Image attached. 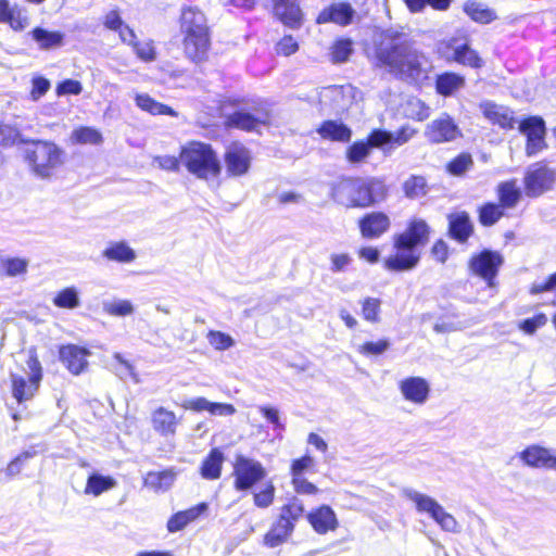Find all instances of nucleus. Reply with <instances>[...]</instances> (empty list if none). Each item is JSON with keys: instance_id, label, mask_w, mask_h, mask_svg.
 <instances>
[{"instance_id": "obj_55", "label": "nucleus", "mask_w": 556, "mask_h": 556, "mask_svg": "<svg viewBox=\"0 0 556 556\" xmlns=\"http://www.w3.org/2000/svg\"><path fill=\"white\" fill-rule=\"evenodd\" d=\"M426 179L421 176H412L404 182L405 194L409 198H418L426 193Z\"/></svg>"}, {"instance_id": "obj_6", "label": "nucleus", "mask_w": 556, "mask_h": 556, "mask_svg": "<svg viewBox=\"0 0 556 556\" xmlns=\"http://www.w3.org/2000/svg\"><path fill=\"white\" fill-rule=\"evenodd\" d=\"M402 495L414 504L417 513L426 514L431 517L443 531L452 533L460 532L458 521L453 515L447 513L435 498L412 488H404Z\"/></svg>"}, {"instance_id": "obj_13", "label": "nucleus", "mask_w": 556, "mask_h": 556, "mask_svg": "<svg viewBox=\"0 0 556 556\" xmlns=\"http://www.w3.org/2000/svg\"><path fill=\"white\" fill-rule=\"evenodd\" d=\"M90 351L86 348L76 344L62 345L59 351L60 361L67 368V370L78 376L85 372L88 368V356Z\"/></svg>"}, {"instance_id": "obj_30", "label": "nucleus", "mask_w": 556, "mask_h": 556, "mask_svg": "<svg viewBox=\"0 0 556 556\" xmlns=\"http://www.w3.org/2000/svg\"><path fill=\"white\" fill-rule=\"evenodd\" d=\"M29 34L41 50L56 49L64 43V34L61 31H50L42 27H36Z\"/></svg>"}, {"instance_id": "obj_60", "label": "nucleus", "mask_w": 556, "mask_h": 556, "mask_svg": "<svg viewBox=\"0 0 556 556\" xmlns=\"http://www.w3.org/2000/svg\"><path fill=\"white\" fill-rule=\"evenodd\" d=\"M31 85L30 97L34 101H37L45 96L51 87L49 79L42 76H35L31 80Z\"/></svg>"}, {"instance_id": "obj_25", "label": "nucleus", "mask_w": 556, "mask_h": 556, "mask_svg": "<svg viewBox=\"0 0 556 556\" xmlns=\"http://www.w3.org/2000/svg\"><path fill=\"white\" fill-rule=\"evenodd\" d=\"M354 14L355 11L349 3H334L319 13L317 23L323 24L332 22L338 25L345 26L352 22Z\"/></svg>"}, {"instance_id": "obj_51", "label": "nucleus", "mask_w": 556, "mask_h": 556, "mask_svg": "<svg viewBox=\"0 0 556 556\" xmlns=\"http://www.w3.org/2000/svg\"><path fill=\"white\" fill-rule=\"evenodd\" d=\"M353 52V43L350 39H340L331 47V60L334 63L348 61Z\"/></svg>"}, {"instance_id": "obj_47", "label": "nucleus", "mask_w": 556, "mask_h": 556, "mask_svg": "<svg viewBox=\"0 0 556 556\" xmlns=\"http://www.w3.org/2000/svg\"><path fill=\"white\" fill-rule=\"evenodd\" d=\"M390 341L388 339H380L378 341H366L357 345V352L364 356H378L382 355L390 349Z\"/></svg>"}, {"instance_id": "obj_56", "label": "nucleus", "mask_w": 556, "mask_h": 556, "mask_svg": "<svg viewBox=\"0 0 556 556\" xmlns=\"http://www.w3.org/2000/svg\"><path fill=\"white\" fill-rule=\"evenodd\" d=\"M28 262L24 258H5L3 274L10 277H16L27 271Z\"/></svg>"}, {"instance_id": "obj_33", "label": "nucleus", "mask_w": 556, "mask_h": 556, "mask_svg": "<svg viewBox=\"0 0 556 556\" xmlns=\"http://www.w3.org/2000/svg\"><path fill=\"white\" fill-rule=\"evenodd\" d=\"M136 104L142 111H146L152 115H170L177 116V113L168 105L155 101L147 93H138L135 97Z\"/></svg>"}, {"instance_id": "obj_7", "label": "nucleus", "mask_w": 556, "mask_h": 556, "mask_svg": "<svg viewBox=\"0 0 556 556\" xmlns=\"http://www.w3.org/2000/svg\"><path fill=\"white\" fill-rule=\"evenodd\" d=\"M556 184V169L545 162H536L527 167L523 188L529 198H539L553 190Z\"/></svg>"}, {"instance_id": "obj_26", "label": "nucleus", "mask_w": 556, "mask_h": 556, "mask_svg": "<svg viewBox=\"0 0 556 556\" xmlns=\"http://www.w3.org/2000/svg\"><path fill=\"white\" fill-rule=\"evenodd\" d=\"M102 256L108 261L128 264L136 260L137 254L125 241L110 242L102 251Z\"/></svg>"}, {"instance_id": "obj_41", "label": "nucleus", "mask_w": 556, "mask_h": 556, "mask_svg": "<svg viewBox=\"0 0 556 556\" xmlns=\"http://www.w3.org/2000/svg\"><path fill=\"white\" fill-rule=\"evenodd\" d=\"M362 317L371 324L381 321V300L378 298L366 296L359 302Z\"/></svg>"}, {"instance_id": "obj_9", "label": "nucleus", "mask_w": 556, "mask_h": 556, "mask_svg": "<svg viewBox=\"0 0 556 556\" xmlns=\"http://www.w3.org/2000/svg\"><path fill=\"white\" fill-rule=\"evenodd\" d=\"M316 462L314 457L305 454L294 458L290 463L291 485L295 493L301 495H316L319 489L305 478L308 472H315Z\"/></svg>"}, {"instance_id": "obj_43", "label": "nucleus", "mask_w": 556, "mask_h": 556, "mask_svg": "<svg viewBox=\"0 0 556 556\" xmlns=\"http://www.w3.org/2000/svg\"><path fill=\"white\" fill-rule=\"evenodd\" d=\"M175 475L170 470L151 471L144 478V484L155 491L167 490L174 482Z\"/></svg>"}, {"instance_id": "obj_37", "label": "nucleus", "mask_w": 556, "mask_h": 556, "mask_svg": "<svg viewBox=\"0 0 556 556\" xmlns=\"http://www.w3.org/2000/svg\"><path fill=\"white\" fill-rule=\"evenodd\" d=\"M115 485L116 481L112 477L102 476L100 473H92L87 480L85 493L99 496L103 492L113 489Z\"/></svg>"}, {"instance_id": "obj_59", "label": "nucleus", "mask_w": 556, "mask_h": 556, "mask_svg": "<svg viewBox=\"0 0 556 556\" xmlns=\"http://www.w3.org/2000/svg\"><path fill=\"white\" fill-rule=\"evenodd\" d=\"M299 50V45L292 36L282 37L276 45V52L283 56H290Z\"/></svg>"}, {"instance_id": "obj_53", "label": "nucleus", "mask_w": 556, "mask_h": 556, "mask_svg": "<svg viewBox=\"0 0 556 556\" xmlns=\"http://www.w3.org/2000/svg\"><path fill=\"white\" fill-rule=\"evenodd\" d=\"M36 454L37 452L34 448L24 451L21 454H18L14 459H12L8 464L5 468L7 477L13 478L17 476L22 471L26 462L33 458Z\"/></svg>"}, {"instance_id": "obj_45", "label": "nucleus", "mask_w": 556, "mask_h": 556, "mask_svg": "<svg viewBox=\"0 0 556 556\" xmlns=\"http://www.w3.org/2000/svg\"><path fill=\"white\" fill-rule=\"evenodd\" d=\"M404 114L412 119L425 121L430 115L429 108L417 98H409L404 104Z\"/></svg>"}, {"instance_id": "obj_8", "label": "nucleus", "mask_w": 556, "mask_h": 556, "mask_svg": "<svg viewBox=\"0 0 556 556\" xmlns=\"http://www.w3.org/2000/svg\"><path fill=\"white\" fill-rule=\"evenodd\" d=\"M26 365L25 376L11 374L12 394L20 403L34 396L42 379L41 364L35 354L29 355Z\"/></svg>"}, {"instance_id": "obj_2", "label": "nucleus", "mask_w": 556, "mask_h": 556, "mask_svg": "<svg viewBox=\"0 0 556 556\" xmlns=\"http://www.w3.org/2000/svg\"><path fill=\"white\" fill-rule=\"evenodd\" d=\"M387 188L376 178H349L333 189L334 200L346 207H367L384 199Z\"/></svg>"}, {"instance_id": "obj_39", "label": "nucleus", "mask_w": 556, "mask_h": 556, "mask_svg": "<svg viewBox=\"0 0 556 556\" xmlns=\"http://www.w3.org/2000/svg\"><path fill=\"white\" fill-rule=\"evenodd\" d=\"M267 475L268 471L262 463L245 458V490L258 485L260 482L267 478Z\"/></svg>"}, {"instance_id": "obj_49", "label": "nucleus", "mask_w": 556, "mask_h": 556, "mask_svg": "<svg viewBox=\"0 0 556 556\" xmlns=\"http://www.w3.org/2000/svg\"><path fill=\"white\" fill-rule=\"evenodd\" d=\"M7 24L15 31H21L29 25V17L25 10L17 5H12L8 14Z\"/></svg>"}, {"instance_id": "obj_62", "label": "nucleus", "mask_w": 556, "mask_h": 556, "mask_svg": "<svg viewBox=\"0 0 556 556\" xmlns=\"http://www.w3.org/2000/svg\"><path fill=\"white\" fill-rule=\"evenodd\" d=\"M18 138V131L4 124H0V146L7 147L12 146Z\"/></svg>"}, {"instance_id": "obj_15", "label": "nucleus", "mask_w": 556, "mask_h": 556, "mask_svg": "<svg viewBox=\"0 0 556 556\" xmlns=\"http://www.w3.org/2000/svg\"><path fill=\"white\" fill-rule=\"evenodd\" d=\"M396 237L399 247L417 248L425 245L429 239V227L422 219H413L408 223L407 228Z\"/></svg>"}, {"instance_id": "obj_42", "label": "nucleus", "mask_w": 556, "mask_h": 556, "mask_svg": "<svg viewBox=\"0 0 556 556\" xmlns=\"http://www.w3.org/2000/svg\"><path fill=\"white\" fill-rule=\"evenodd\" d=\"M372 148H378L371 143V135L367 141H357L346 150V159L350 163L356 164L364 162L370 154Z\"/></svg>"}, {"instance_id": "obj_57", "label": "nucleus", "mask_w": 556, "mask_h": 556, "mask_svg": "<svg viewBox=\"0 0 556 556\" xmlns=\"http://www.w3.org/2000/svg\"><path fill=\"white\" fill-rule=\"evenodd\" d=\"M547 323L545 314L541 313L534 317L521 320L518 328L527 334H533L539 328L543 327Z\"/></svg>"}, {"instance_id": "obj_10", "label": "nucleus", "mask_w": 556, "mask_h": 556, "mask_svg": "<svg viewBox=\"0 0 556 556\" xmlns=\"http://www.w3.org/2000/svg\"><path fill=\"white\" fill-rule=\"evenodd\" d=\"M462 136L458 125L445 113L427 124L425 129V137L431 143L452 142Z\"/></svg>"}, {"instance_id": "obj_16", "label": "nucleus", "mask_w": 556, "mask_h": 556, "mask_svg": "<svg viewBox=\"0 0 556 556\" xmlns=\"http://www.w3.org/2000/svg\"><path fill=\"white\" fill-rule=\"evenodd\" d=\"M502 256L498 253L484 251L472 257L470 268L476 275L484 278L489 281V285L492 286V280L498 267L502 265Z\"/></svg>"}, {"instance_id": "obj_44", "label": "nucleus", "mask_w": 556, "mask_h": 556, "mask_svg": "<svg viewBox=\"0 0 556 556\" xmlns=\"http://www.w3.org/2000/svg\"><path fill=\"white\" fill-rule=\"evenodd\" d=\"M464 10L471 20L482 24H488L496 18V14L481 3H466Z\"/></svg>"}, {"instance_id": "obj_61", "label": "nucleus", "mask_w": 556, "mask_h": 556, "mask_svg": "<svg viewBox=\"0 0 556 556\" xmlns=\"http://www.w3.org/2000/svg\"><path fill=\"white\" fill-rule=\"evenodd\" d=\"M83 91L80 81L74 79H65L60 83L56 87V93L59 96L64 94H79Z\"/></svg>"}, {"instance_id": "obj_52", "label": "nucleus", "mask_w": 556, "mask_h": 556, "mask_svg": "<svg viewBox=\"0 0 556 556\" xmlns=\"http://www.w3.org/2000/svg\"><path fill=\"white\" fill-rule=\"evenodd\" d=\"M245 131L255 130L261 132L263 128L267 127L269 115L266 111H257L255 114L245 112Z\"/></svg>"}, {"instance_id": "obj_20", "label": "nucleus", "mask_w": 556, "mask_h": 556, "mask_svg": "<svg viewBox=\"0 0 556 556\" xmlns=\"http://www.w3.org/2000/svg\"><path fill=\"white\" fill-rule=\"evenodd\" d=\"M358 225L364 238L376 239L389 230L391 222L387 214L382 212H372L366 214L359 220Z\"/></svg>"}, {"instance_id": "obj_50", "label": "nucleus", "mask_w": 556, "mask_h": 556, "mask_svg": "<svg viewBox=\"0 0 556 556\" xmlns=\"http://www.w3.org/2000/svg\"><path fill=\"white\" fill-rule=\"evenodd\" d=\"M304 513V505L301 500L293 497L288 504L281 508L279 518H285L295 526V522L302 517Z\"/></svg>"}, {"instance_id": "obj_24", "label": "nucleus", "mask_w": 556, "mask_h": 556, "mask_svg": "<svg viewBox=\"0 0 556 556\" xmlns=\"http://www.w3.org/2000/svg\"><path fill=\"white\" fill-rule=\"evenodd\" d=\"M445 46L446 49L451 50V54L446 52L448 59L451 58L460 64L471 67L482 66V60L466 42H460L458 39L453 38Z\"/></svg>"}, {"instance_id": "obj_31", "label": "nucleus", "mask_w": 556, "mask_h": 556, "mask_svg": "<svg viewBox=\"0 0 556 556\" xmlns=\"http://www.w3.org/2000/svg\"><path fill=\"white\" fill-rule=\"evenodd\" d=\"M224 455L219 448H213L200 466V475L206 480H216L220 477Z\"/></svg>"}, {"instance_id": "obj_36", "label": "nucleus", "mask_w": 556, "mask_h": 556, "mask_svg": "<svg viewBox=\"0 0 556 556\" xmlns=\"http://www.w3.org/2000/svg\"><path fill=\"white\" fill-rule=\"evenodd\" d=\"M52 303L59 308L75 309L80 306L79 291L76 287H66L54 295Z\"/></svg>"}, {"instance_id": "obj_1", "label": "nucleus", "mask_w": 556, "mask_h": 556, "mask_svg": "<svg viewBox=\"0 0 556 556\" xmlns=\"http://www.w3.org/2000/svg\"><path fill=\"white\" fill-rule=\"evenodd\" d=\"M376 58L391 73L416 84L427 80L433 70L431 61L414 48L407 34L397 28H389L381 34Z\"/></svg>"}, {"instance_id": "obj_38", "label": "nucleus", "mask_w": 556, "mask_h": 556, "mask_svg": "<svg viewBox=\"0 0 556 556\" xmlns=\"http://www.w3.org/2000/svg\"><path fill=\"white\" fill-rule=\"evenodd\" d=\"M225 162L228 173L238 176L243 174V147L233 143L228 147L225 154Z\"/></svg>"}, {"instance_id": "obj_4", "label": "nucleus", "mask_w": 556, "mask_h": 556, "mask_svg": "<svg viewBox=\"0 0 556 556\" xmlns=\"http://www.w3.org/2000/svg\"><path fill=\"white\" fill-rule=\"evenodd\" d=\"M64 151L54 142L31 141L25 149V159L33 173L40 178H49L63 164Z\"/></svg>"}, {"instance_id": "obj_19", "label": "nucleus", "mask_w": 556, "mask_h": 556, "mask_svg": "<svg viewBox=\"0 0 556 556\" xmlns=\"http://www.w3.org/2000/svg\"><path fill=\"white\" fill-rule=\"evenodd\" d=\"M306 518L312 528L318 534H326L329 531H334L339 526L334 510L328 505H321L311 510Z\"/></svg>"}, {"instance_id": "obj_32", "label": "nucleus", "mask_w": 556, "mask_h": 556, "mask_svg": "<svg viewBox=\"0 0 556 556\" xmlns=\"http://www.w3.org/2000/svg\"><path fill=\"white\" fill-rule=\"evenodd\" d=\"M253 504L257 508H268L275 500L276 488L271 480H266L264 483L250 488Z\"/></svg>"}, {"instance_id": "obj_29", "label": "nucleus", "mask_w": 556, "mask_h": 556, "mask_svg": "<svg viewBox=\"0 0 556 556\" xmlns=\"http://www.w3.org/2000/svg\"><path fill=\"white\" fill-rule=\"evenodd\" d=\"M323 139L346 142L351 139L352 131L341 122L326 121L317 129Z\"/></svg>"}, {"instance_id": "obj_34", "label": "nucleus", "mask_w": 556, "mask_h": 556, "mask_svg": "<svg viewBox=\"0 0 556 556\" xmlns=\"http://www.w3.org/2000/svg\"><path fill=\"white\" fill-rule=\"evenodd\" d=\"M497 195L500 204L504 208H511L519 202L521 198V191L517 187L515 180H509L498 185Z\"/></svg>"}, {"instance_id": "obj_3", "label": "nucleus", "mask_w": 556, "mask_h": 556, "mask_svg": "<svg viewBox=\"0 0 556 556\" xmlns=\"http://www.w3.org/2000/svg\"><path fill=\"white\" fill-rule=\"evenodd\" d=\"M180 29L184 34L186 55L195 63L204 61L210 47L208 27L204 14L195 8L184 9Z\"/></svg>"}, {"instance_id": "obj_54", "label": "nucleus", "mask_w": 556, "mask_h": 556, "mask_svg": "<svg viewBox=\"0 0 556 556\" xmlns=\"http://www.w3.org/2000/svg\"><path fill=\"white\" fill-rule=\"evenodd\" d=\"M473 164L472 157L468 153H462L447 164V170L452 175L460 176L465 174Z\"/></svg>"}, {"instance_id": "obj_64", "label": "nucleus", "mask_w": 556, "mask_h": 556, "mask_svg": "<svg viewBox=\"0 0 556 556\" xmlns=\"http://www.w3.org/2000/svg\"><path fill=\"white\" fill-rule=\"evenodd\" d=\"M331 262V271L339 273L346 269V267L351 264L352 257L346 253L332 254L330 256Z\"/></svg>"}, {"instance_id": "obj_48", "label": "nucleus", "mask_w": 556, "mask_h": 556, "mask_svg": "<svg viewBox=\"0 0 556 556\" xmlns=\"http://www.w3.org/2000/svg\"><path fill=\"white\" fill-rule=\"evenodd\" d=\"M103 309L111 316L125 317L131 315L135 307L129 300H116L103 303Z\"/></svg>"}, {"instance_id": "obj_21", "label": "nucleus", "mask_w": 556, "mask_h": 556, "mask_svg": "<svg viewBox=\"0 0 556 556\" xmlns=\"http://www.w3.org/2000/svg\"><path fill=\"white\" fill-rule=\"evenodd\" d=\"M179 419L173 410L160 406L151 413V425L153 430L164 438L174 437Z\"/></svg>"}, {"instance_id": "obj_23", "label": "nucleus", "mask_w": 556, "mask_h": 556, "mask_svg": "<svg viewBox=\"0 0 556 556\" xmlns=\"http://www.w3.org/2000/svg\"><path fill=\"white\" fill-rule=\"evenodd\" d=\"M416 132V129L410 126H403L395 132L374 130L371 132V143L378 148H383L389 144L400 147L408 142Z\"/></svg>"}, {"instance_id": "obj_63", "label": "nucleus", "mask_w": 556, "mask_h": 556, "mask_svg": "<svg viewBox=\"0 0 556 556\" xmlns=\"http://www.w3.org/2000/svg\"><path fill=\"white\" fill-rule=\"evenodd\" d=\"M136 54L138 58L146 62L153 61L155 59V51L152 42H136L134 45Z\"/></svg>"}, {"instance_id": "obj_12", "label": "nucleus", "mask_w": 556, "mask_h": 556, "mask_svg": "<svg viewBox=\"0 0 556 556\" xmlns=\"http://www.w3.org/2000/svg\"><path fill=\"white\" fill-rule=\"evenodd\" d=\"M402 397L416 406H422L430 397V383L426 378L409 376L397 383Z\"/></svg>"}, {"instance_id": "obj_40", "label": "nucleus", "mask_w": 556, "mask_h": 556, "mask_svg": "<svg viewBox=\"0 0 556 556\" xmlns=\"http://www.w3.org/2000/svg\"><path fill=\"white\" fill-rule=\"evenodd\" d=\"M73 143L77 144H101L103 141L102 134L92 127L81 126L73 130L71 135Z\"/></svg>"}, {"instance_id": "obj_14", "label": "nucleus", "mask_w": 556, "mask_h": 556, "mask_svg": "<svg viewBox=\"0 0 556 556\" xmlns=\"http://www.w3.org/2000/svg\"><path fill=\"white\" fill-rule=\"evenodd\" d=\"M395 253L384 260V267L394 271L410 270L418 264L420 254L415 248L399 247L394 237Z\"/></svg>"}, {"instance_id": "obj_58", "label": "nucleus", "mask_w": 556, "mask_h": 556, "mask_svg": "<svg viewBox=\"0 0 556 556\" xmlns=\"http://www.w3.org/2000/svg\"><path fill=\"white\" fill-rule=\"evenodd\" d=\"M207 340L216 350H227L233 344L231 337L220 331L211 330Z\"/></svg>"}, {"instance_id": "obj_22", "label": "nucleus", "mask_w": 556, "mask_h": 556, "mask_svg": "<svg viewBox=\"0 0 556 556\" xmlns=\"http://www.w3.org/2000/svg\"><path fill=\"white\" fill-rule=\"evenodd\" d=\"M274 13L281 23L290 28L302 25L303 13L296 0H274Z\"/></svg>"}, {"instance_id": "obj_35", "label": "nucleus", "mask_w": 556, "mask_h": 556, "mask_svg": "<svg viewBox=\"0 0 556 556\" xmlns=\"http://www.w3.org/2000/svg\"><path fill=\"white\" fill-rule=\"evenodd\" d=\"M465 79L455 73H445L437 79V91L442 96H452L454 92L464 87Z\"/></svg>"}, {"instance_id": "obj_5", "label": "nucleus", "mask_w": 556, "mask_h": 556, "mask_svg": "<svg viewBox=\"0 0 556 556\" xmlns=\"http://www.w3.org/2000/svg\"><path fill=\"white\" fill-rule=\"evenodd\" d=\"M180 162L187 169L200 179L216 178L220 172V164L211 146L201 142H191L180 153Z\"/></svg>"}, {"instance_id": "obj_18", "label": "nucleus", "mask_w": 556, "mask_h": 556, "mask_svg": "<svg viewBox=\"0 0 556 556\" xmlns=\"http://www.w3.org/2000/svg\"><path fill=\"white\" fill-rule=\"evenodd\" d=\"M520 459L529 467L556 470V455L540 445L528 446L520 453Z\"/></svg>"}, {"instance_id": "obj_46", "label": "nucleus", "mask_w": 556, "mask_h": 556, "mask_svg": "<svg viewBox=\"0 0 556 556\" xmlns=\"http://www.w3.org/2000/svg\"><path fill=\"white\" fill-rule=\"evenodd\" d=\"M504 215L501 204L486 203L479 210V220L483 226H492Z\"/></svg>"}, {"instance_id": "obj_11", "label": "nucleus", "mask_w": 556, "mask_h": 556, "mask_svg": "<svg viewBox=\"0 0 556 556\" xmlns=\"http://www.w3.org/2000/svg\"><path fill=\"white\" fill-rule=\"evenodd\" d=\"M519 131L527 137L526 153L528 156L546 149L545 123L539 116L528 117L519 123Z\"/></svg>"}, {"instance_id": "obj_27", "label": "nucleus", "mask_w": 556, "mask_h": 556, "mask_svg": "<svg viewBox=\"0 0 556 556\" xmlns=\"http://www.w3.org/2000/svg\"><path fill=\"white\" fill-rule=\"evenodd\" d=\"M450 232L459 242H465L472 232V224L466 212H456L448 216Z\"/></svg>"}, {"instance_id": "obj_28", "label": "nucleus", "mask_w": 556, "mask_h": 556, "mask_svg": "<svg viewBox=\"0 0 556 556\" xmlns=\"http://www.w3.org/2000/svg\"><path fill=\"white\" fill-rule=\"evenodd\" d=\"M294 530V525L285 518H278L270 530L265 535V544L269 547H276L285 543Z\"/></svg>"}, {"instance_id": "obj_17", "label": "nucleus", "mask_w": 556, "mask_h": 556, "mask_svg": "<svg viewBox=\"0 0 556 556\" xmlns=\"http://www.w3.org/2000/svg\"><path fill=\"white\" fill-rule=\"evenodd\" d=\"M480 110L491 124L497 125L503 129H511L515 127L516 119L514 112L505 106L492 101H483L480 103Z\"/></svg>"}]
</instances>
